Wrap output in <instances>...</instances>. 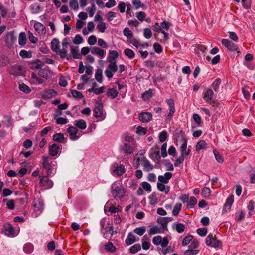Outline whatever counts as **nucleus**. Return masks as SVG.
I'll use <instances>...</instances> for the list:
<instances>
[{"label": "nucleus", "instance_id": "obj_1", "mask_svg": "<svg viewBox=\"0 0 255 255\" xmlns=\"http://www.w3.org/2000/svg\"><path fill=\"white\" fill-rule=\"evenodd\" d=\"M177 142L181 145L179 149L181 153L180 156L184 158L188 156L191 152V146L187 148L188 139L184 135L182 136L181 139L177 140Z\"/></svg>", "mask_w": 255, "mask_h": 255}, {"label": "nucleus", "instance_id": "obj_2", "mask_svg": "<svg viewBox=\"0 0 255 255\" xmlns=\"http://www.w3.org/2000/svg\"><path fill=\"white\" fill-rule=\"evenodd\" d=\"M111 193L115 198L120 199L124 196L125 191L121 185H118L117 182H114L111 186Z\"/></svg>", "mask_w": 255, "mask_h": 255}, {"label": "nucleus", "instance_id": "obj_3", "mask_svg": "<svg viewBox=\"0 0 255 255\" xmlns=\"http://www.w3.org/2000/svg\"><path fill=\"white\" fill-rule=\"evenodd\" d=\"M205 243L207 246L215 248H220L222 246V242L216 238L215 235L211 234L207 236Z\"/></svg>", "mask_w": 255, "mask_h": 255}, {"label": "nucleus", "instance_id": "obj_4", "mask_svg": "<svg viewBox=\"0 0 255 255\" xmlns=\"http://www.w3.org/2000/svg\"><path fill=\"white\" fill-rule=\"evenodd\" d=\"M40 185L45 189H49L53 186V182L47 176H39Z\"/></svg>", "mask_w": 255, "mask_h": 255}, {"label": "nucleus", "instance_id": "obj_5", "mask_svg": "<svg viewBox=\"0 0 255 255\" xmlns=\"http://www.w3.org/2000/svg\"><path fill=\"white\" fill-rule=\"evenodd\" d=\"M118 70V67L116 64V62H109L107 69L105 71V74L108 78L111 79L113 77V73H115Z\"/></svg>", "mask_w": 255, "mask_h": 255}, {"label": "nucleus", "instance_id": "obj_6", "mask_svg": "<svg viewBox=\"0 0 255 255\" xmlns=\"http://www.w3.org/2000/svg\"><path fill=\"white\" fill-rule=\"evenodd\" d=\"M167 104L169 106V112L166 117L165 121L166 122L170 121L175 112L174 101L172 99H168L166 100Z\"/></svg>", "mask_w": 255, "mask_h": 255}, {"label": "nucleus", "instance_id": "obj_7", "mask_svg": "<svg viewBox=\"0 0 255 255\" xmlns=\"http://www.w3.org/2000/svg\"><path fill=\"white\" fill-rule=\"evenodd\" d=\"M42 166L43 168L46 170V173L48 176H51L53 173V167L51 165V162H50L48 157L43 156L42 157Z\"/></svg>", "mask_w": 255, "mask_h": 255}, {"label": "nucleus", "instance_id": "obj_8", "mask_svg": "<svg viewBox=\"0 0 255 255\" xmlns=\"http://www.w3.org/2000/svg\"><path fill=\"white\" fill-rule=\"evenodd\" d=\"M150 157L154 161H158L160 159L159 149L157 146L153 147L150 151Z\"/></svg>", "mask_w": 255, "mask_h": 255}, {"label": "nucleus", "instance_id": "obj_9", "mask_svg": "<svg viewBox=\"0 0 255 255\" xmlns=\"http://www.w3.org/2000/svg\"><path fill=\"white\" fill-rule=\"evenodd\" d=\"M16 40V38L14 36L13 33L11 32L7 33L5 38V42L6 45L9 48L12 47L14 43Z\"/></svg>", "mask_w": 255, "mask_h": 255}, {"label": "nucleus", "instance_id": "obj_10", "mask_svg": "<svg viewBox=\"0 0 255 255\" xmlns=\"http://www.w3.org/2000/svg\"><path fill=\"white\" fill-rule=\"evenodd\" d=\"M67 132L72 140H76L79 137V136L77 135L78 129L75 126H70L67 129Z\"/></svg>", "mask_w": 255, "mask_h": 255}, {"label": "nucleus", "instance_id": "obj_11", "mask_svg": "<svg viewBox=\"0 0 255 255\" xmlns=\"http://www.w3.org/2000/svg\"><path fill=\"white\" fill-rule=\"evenodd\" d=\"M214 92L211 89H208L206 91L203 95L204 100L210 104H214L215 102L213 101Z\"/></svg>", "mask_w": 255, "mask_h": 255}, {"label": "nucleus", "instance_id": "obj_12", "mask_svg": "<svg viewBox=\"0 0 255 255\" xmlns=\"http://www.w3.org/2000/svg\"><path fill=\"white\" fill-rule=\"evenodd\" d=\"M2 230L4 234L8 237L13 236L14 234V229L9 223H6L3 225Z\"/></svg>", "mask_w": 255, "mask_h": 255}, {"label": "nucleus", "instance_id": "obj_13", "mask_svg": "<svg viewBox=\"0 0 255 255\" xmlns=\"http://www.w3.org/2000/svg\"><path fill=\"white\" fill-rule=\"evenodd\" d=\"M94 115L96 118H100L101 120H103L105 116L103 115V107L101 105L98 103L95 106L94 110Z\"/></svg>", "mask_w": 255, "mask_h": 255}, {"label": "nucleus", "instance_id": "obj_14", "mask_svg": "<svg viewBox=\"0 0 255 255\" xmlns=\"http://www.w3.org/2000/svg\"><path fill=\"white\" fill-rule=\"evenodd\" d=\"M222 44L230 51H236L238 50L237 45L227 39H223L222 40Z\"/></svg>", "mask_w": 255, "mask_h": 255}, {"label": "nucleus", "instance_id": "obj_15", "mask_svg": "<svg viewBox=\"0 0 255 255\" xmlns=\"http://www.w3.org/2000/svg\"><path fill=\"white\" fill-rule=\"evenodd\" d=\"M56 94V92L53 89H48L41 92L40 95L43 99H48L54 96Z\"/></svg>", "mask_w": 255, "mask_h": 255}, {"label": "nucleus", "instance_id": "obj_16", "mask_svg": "<svg viewBox=\"0 0 255 255\" xmlns=\"http://www.w3.org/2000/svg\"><path fill=\"white\" fill-rule=\"evenodd\" d=\"M71 52L72 56H69L67 57V59L68 60H72L73 59H80L82 58L81 54L79 53L78 47L74 48L71 47Z\"/></svg>", "mask_w": 255, "mask_h": 255}, {"label": "nucleus", "instance_id": "obj_17", "mask_svg": "<svg viewBox=\"0 0 255 255\" xmlns=\"http://www.w3.org/2000/svg\"><path fill=\"white\" fill-rule=\"evenodd\" d=\"M141 162L144 171L149 172L153 170V166L146 158L145 157H142L141 159Z\"/></svg>", "mask_w": 255, "mask_h": 255}, {"label": "nucleus", "instance_id": "obj_18", "mask_svg": "<svg viewBox=\"0 0 255 255\" xmlns=\"http://www.w3.org/2000/svg\"><path fill=\"white\" fill-rule=\"evenodd\" d=\"M38 74L44 78L48 79L52 76V72L48 67H46L40 69L38 71Z\"/></svg>", "mask_w": 255, "mask_h": 255}, {"label": "nucleus", "instance_id": "obj_19", "mask_svg": "<svg viewBox=\"0 0 255 255\" xmlns=\"http://www.w3.org/2000/svg\"><path fill=\"white\" fill-rule=\"evenodd\" d=\"M91 52L93 55H98L101 58H103L106 55V52L103 49L97 47H92Z\"/></svg>", "mask_w": 255, "mask_h": 255}, {"label": "nucleus", "instance_id": "obj_20", "mask_svg": "<svg viewBox=\"0 0 255 255\" xmlns=\"http://www.w3.org/2000/svg\"><path fill=\"white\" fill-rule=\"evenodd\" d=\"M152 118V115L150 112H142L139 115V119L142 122H148Z\"/></svg>", "mask_w": 255, "mask_h": 255}, {"label": "nucleus", "instance_id": "obj_21", "mask_svg": "<svg viewBox=\"0 0 255 255\" xmlns=\"http://www.w3.org/2000/svg\"><path fill=\"white\" fill-rule=\"evenodd\" d=\"M119 56L118 52L115 50H110L107 60L109 62H116V59Z\"/></svg>", "mask_w": 255, "mask_h": 255}, {"label": "nucleus", "instance_id": "obj_22", "mask_svg": "<svg viewBox=\"0 0 255 255\" xmlns=\"http://www.w3.org/2000/svg\"><path fill=\"white\" fill-rule=\"evenodd\" d=\"M234 202V197L233 195L229 197L226 201L223 209V212H227L229 211L231 208V206Z\"/></svg>", "mask_w": 255, "mask_h": 255}, {"label": "nucleus", "instance_id": "obj_23", "mask_svg": "<svg viewBox=\"0 0 255 255\" xmlns=\"http://www.w3.org/2000/svg\"><path fill=\"white\" fill-rule=\"evenodd\" d=\"M172 174L170 172H166L164 175H160L158 177V179L160 183L167 184L169 182V180L172 177Z\"/></svg>", "mask_w": 255, "mask_h": 255}, {"label": "nucleus", "instance_id": "obj_24", "mask_svg": "<svg viewBox=\"0 0 255 255\" xmlns=\"http://www.w3.org/2000/svg\"><path fill=\"white\" fill-rule=\"evenodd\" d=\"M74 125L81 130H84L86 128L87 124L85 120L80 119L75 120L74 122Z\"/></svg>", "mask_w": 255, "mask_h": 255}, {"label": "nucleus", "instance_id": "obj_25", "mask_svg": "<svg viewBox=\"0 0 255 255\" xmlns=\"http://www.w3.org/2000/svg\"><path fill=\"white\" fill-rule=\"evenodd\" d=\"M60 149L59 146L56 144H53L49 147V154L51 156L57 155Z\"/></svg>", "mask_w": 255, "mask_h": 255}, {"label": "nucleus", "instance_id": "obj_26", "mask_svg": "<svg viewBox=\"0 0 255 255\" xmlns=\"http://www.w3.org/2000/svg\"><path fill=\"white\" fill-rule=\"evenodd\" d=\"M122 150L124 153L127 155L132 154L133 153V147L128 143H124Z\"/></svg>", "mask_w": 255, "mask_h": 255}, {"label": "nucleus", "instance_id": "obj_27", "mask_svg": "<svg viewBox=\"0 0 255 255\" xmlns=\"http://www.w3.org/2000/svg\"><path fill=\"white\" fill-rule=\"evenodd\" d=\"M172 228L175 229L179 233H182L184 232L185 226L183 223H174L172 225Z\"/></svg>", "mask_w": 255, "mask_h": 255}, {"label": "nucleus", "instance_id": "obj_28", "mask_svg": "<svg viewBox=\"0 0 255 255\" xmlns=\"http://www.w3.org/2000/svg\"><path fill=\"white\" fill-rule=\"evenodd\" d=\"M118 94V92L115 88L108 89L106 93V95L108 97H110L112 99L115 98Z\"/></svg>", "mask_w": 255, "mask_h": 255}, {"label": "nucleus", "instance_id": "obj_29", "mask_svg": "<svg viewBox=\"0 0 255 255\" xmlns=\"http://www.w3.org/2000/svg\"><path fill=\"white\" fill-rule=\"evenodd\" d=\"M126 169L124 166L123 165L117 164L115 168L113 170L114 173H115L117 176H120L125 172Z\"/></svg>", "mask_w": 255, "mask_h": 255}, {"label": "nucleus", "instance_id": "obj_30", "mask_svg": "<svg viewBox=\"0 0 255 255\" xmlns=\"http://www.w3.org/2000/svg\"><path fill=\"white\" fill-rule=\"evenodd\" d=\"M171 219L168 217H160L157 219V222L161 224L163 228L167 229V224Z\"/></svg>", "mask_w": 255, "mask_h": 255}, {"label": "nucleus", "instance_id": "obj_31", "mask_svg": "<svg viewBox=\"0 0 255 255\" xmlns=\"http://www.w3.org/2000/svg\"><path fill=\"white\" fill-rule=\"evenodd\" d=\"M158 189L164 192L166 194H168L170 191V187L169 186H165L163 183H158L157 184Z\"/></svg>", "mask_w": 255, "mask_h": 255}, {"label": "nucleus", "instance_id": "obj_32", "mask_svg": "<svg viewBox=\"0 0 255 255\" xmlns=\"http://www.w3.org/2000/svg\"><path fill=\"white\" fill-rule=\"evenodd\" d=\"M34 27L35 30L40 34H44L45 32V26L40 22H36L35 23Z\"/></svg>", "mask_w": 255, "mask_h": 255}, {"label": "nucleus", "instance_id": "obj_33", "mask_svg": "<svg viewBox=\"0 0 255 255\" xmlns=\"http://www.w3.org/2000/svg\"><path fill=\"white\" fill-rule=\"evenodd\" d=\"M139 238L137 239H135V236L133 235L131 233H129L125 241V242L127 245H130L133 244L136 241H138Z\"/></svg>", "mask_w": 255, "mask_h": 255}, {"label": "nucleus", "instance_id": "obj_34", "mask_svg": "<svg viewBox=\"0 0 255 255\" xmlns=\"http://www.w3.org/2000/svg\"><path fill=\"white\" fill-rule=\"evenodd\" d=\"M51 49L56 53L59 52V42L58 40L55 38L53 39L51 43Z\"/></svg>", "mask_w": 255, "mask_h": 255}, {"label": "nucleus", "instance_id": "obj_35", "mask_svg": "<svg viewBox=\"0 0 255 255\" xmlns=\"http://www.w3.org/2000/svg\"><path fill=\"white\" fill-rule=\"evenodd\" d=\"M30 68L32 69H38L40 68L43 65L44 63L40 60H37L35 62H31L30 64Z\"/></svg>", "mask_w": 255, "mask_h": 255}, {"label": "nucleus", "instance_id": "obj_36", "mask_svg": "<svg viewBox=\"0 0 255 255\" xmlns=\"http://www.w3.org/2000/svg\"><path fill=\"white\" fill-rule=\"evenodd\" d=\"M21 66H14L10 70V73L14 75H19L21 74Z\"/></svg>", "mask_w": 255, "mask_h": 255}, {"label": "nucleus", "instance_id": "obj_37", "mask_svg": "<svg viewBox=\"0 0 255 255\" xmlns=\"http://www.w3.org/2000/svg\"><path fill=\"white\" fill-rule=\"evenodd\" d=\"M53 139L56 142L62 143L64 140V134L61 133L55 134L53 136Z\"/></svg>", "mask_w": 255, "mask_h": 255}, {"label": "nucleus", "instance_id": "obj_38", "mask_svg": "<svg viewBox=\"0 0 255 255\" xmlns=\"http://www.w3.org/2000/svg\"><path fill=\"white\" fill-rule=\"evenodd\" d=\"M26 36L24 32H21L19 34L18 38L19 44L21 46H24L26 44Z\"/></svg>", "mask_w": 255, "mask_h": 255}, {"label": "nucleus", "instance_id": "obj_39", "mask_svg": "<svg viewBox=\"0 0 255 255\" xmlns=\"http://www.w3.org/2000/svg\"><path fill=\"white\" fill-rule=\"evenodd\" d=\"M41 7L37 3H35L31 5L30 10L33 14H38L41 11Z\"/></svg>", "mask_w": 255, "mask_h": 255}, {"label": "nucleus", "instance_id": "obj_40", "mask_svg": "<svg viewBox=\"0 0 255 255\" xmlns=\"http://www.w3.org/2000/svg\"><path fill=\"white\" fill-rule=\"evenodd\" d=\"M105 87L102 86L100 88H91L88 90V92H93L95 94L98 95L104 92Z\"/></svg>", "mask_w": 255, "mask_h": 255}, {"label": "nucleus", "instance_id": "obj_41", "mask_svg": "<svg viewBox=\"0 0 255 255\" xmlns=\"http://www.w3.org/2000/svg\"><path fill=\"white\" fill-rule=\"evenodd\" d=\"M161 229L157 226H153L148 230V234L150 235H153L158 233H161Z\"/></svg>", "mask_w": 255, "mask_h": 255}, {"label": "nucleus", "instance_id": "obj_42", "mask_svg": "<svg viewBox=\"0 0 255 255\" xmlns=\"http://www.w3.org/2000/svg\"><path fill=\"white\" fill-rule=\"evenodd\" d=\"M121 210V208L119 205L115 206L114 205H110L109 207V211L111 214H115L118 213Z\"/></svg>", "mask_w": 255, "mask_h": 255}, {"label": "nucleus", "instance_id": "obj_43", "mask_svg": "<svg viewBox=\"0 0 255 255\" xmlns=\"http://www.w3.org/2000/svg\"><path fill=\"white\" fill-rule=\"evenodd\" d=\"M147 129L141 126H138L136 128V132L139 135H144L147 133Z\"/></svg>", "mask_w": 255, "mask_h": 255}, {"label": "nucleus", "instance_id": "obj_44", "mask_svg": "<svg viewBox=\"0 0 255 255\" xmlns=\"http://www.w3.org/2000/svg\"><path fill=\"white\" fill-rule=\"evenodd\" d=\"M197 203L195 197L192 196L190 197L188 203L187 204V208L188 209L193 208Z\"/></svg>", "mask_w": 255, "mask_h": 255}, {"label": "nucleus", "instance_id": "obj_45", "mask_svg": "<svg viewBox=\"0 0 255 255\" xmlns=\"http://www.w3.org/2000/svg\"><path fill=\"white\" fill-rule=\"evenodd\" d=\"M148 238L146 235L143 236L142 238V247L144 250H148L150 247V243L149 242H146L144 240H148Z\"/></svg>", "mask_w": 255, "mask_h": 255}, {"label": "nucleus", "instance_id": "obj_46", "mask_svg": "<svg viewBox=\"0 0 255 255\" xmlns=\"http://www.w3.org/2000/svg\"><path fill=\"white\" fill-rule=\"evenodd\" d=\"M124 54L126 56L130 59L133 58L135 56V53L133 50L129 48H126L124 50Z\"/></svg>", "mask_w": 255, "mask_h": 255}, {"label": "nucleus", "instance_id": "obj_47", "mask_svg": "<svg viewBox=\"0 0 255 255\" xmlns=\"http://www.w3.org/2000/svg\"><path fill=\"white\" fill-rule=\"evenodd\" d=\"M146 231V228L145 226H141L137 227L134 230V232L139 236L143 235Z\"/></svg>", "mask_w": 255, "mask_h": 255}, {"label": "nucleus", "instance_id": "obj_48", "mask_svg": "<svg viewBox=\"0 0 255 255\" xmlns=\"http://www.w3.org/2000/svg\"><path fill=\"white\" fill-rule=\"evenodd\" d=\"M105 232L104 233V236L105 238H108V234H110V237L113 235V228L112 226L108 227L106 228Z\"/></svg>", "mask_w": 255, "mask_h": 255}, {"label": "nucleus", "instance_id": "obj_49", "mask_svg": "<svg viewBox=\"0 0 255 255\" xmlns=\"http://www.w3.org/2000/svg\"><path fill=\"white\" fill-rule=\"evenodd\" d=\"M95 79L99 83H102L103 77L102 70L98 69L95 73Z\"/></svg>", "mask_w": 255, "mask_h": 255}, {"label": "nucleus", "instance_id": "obj_50", "mask_svg": "<svg viewBox=\"0 0 255 255\" xmlns=\"http://www.w3.org/2000/svg\"><path fill=\"white\" fill-rule=\"evenodd\" d=\"M206 147V143L204 140L198 142L196 145V151H199Z\"/></svg>", "mask_w": 255, "mask_h": 255}, {"label": "nucleus", "instance_id": "obj_51", "mask_svg": "<svg viewBox=\"0 0 255 255\" xmlns=\"http://www.w3.org/2000/svg\"><path fill=\"white\" fill-rule=\"evenodd\" d=\"M221 83V80L220 78H217L212 83V87L214 89L215 92H217L218 91L219 87Z\"/></svg>", "mask_w": 255, "mask_h": 255}, {"label": "nucleus", "instance_id": "obj_52", "mask_svg": "<svg viewBox=\"0 0 255 255\" xmlns=\"http://www.w3.org/2000/svg\"><path fill=\"white\" fill-rule=\"evenodd\" d=\"M19 89L21 91H23L26 93H29L31 92V89L29 87V86H28L27 85H26V84H25L24 83L19 84Z\"/></svg>", "mask_w": 255, "mask_h": 255}, {"label": "nucleus", "instance_id": "obj_53", "mask_svg": "<svg viewBox=\"0 0 255 255\" xmlns=\"http://www.w3.org/2000/svg\"><path fill=\"white\" fill-rule=\"evenodd\" d=\"M141 250V246L139 244H136L131 246L130 248V252L132 254H135Z\"/></svg>", "mask_w": 255, "mask_h": 255}, {"label": "nucleus", "instance_id": "obj_54", "mask_svg": "<svg viewBox=\"0 0 255 255\" xmlns=\"http://www.w3.org/2000/svg\"><path fill=\"white\" fill-rule=\"evenodd\" d=\"M97 28L98 29L100 32L101 33H104L107 28L106 23L103 21H101L97 25Z\"/></svg>", "mask_w": 255, "mask_h": 255}, {"label": "nucleus", "instance_id": "obj_55", "mask_svg": "<svg viewBox=\"0 0 255 255\" xmlns=\"http://www.w3.org/2000/svg\"><path fill=\"white\" fill-rule=\"evenodd\" d=\"M105 249L107 251L113 253L116 251V248L111 242H108L105 245Z\"/></svg>", "mask_w": 255, "mask_h": 255}, {"label": "nucleus", "instance_id": "obj_56", "mask_svg": "<svg viewBox=\"0 0 255 255\" xmlns=\"http://www.w3.org/2000/svg\"><path fill=\"white\" fill-rule=\"evenodd\" d=\"M19 55L23 58H31L32 56L30 52L27 51L25 50H21Z\"/></svg>", "mask_w": 255, "mask_h": 255}, {"label": "nucleus", "instance_id": "obj_57", "mask_svg": "<svg viewBox=\"0 0 255 255\" xmlns=\"http://www.w3.org/2000/svg\"><path fill=\"white\" fill-rule=\"evenodd\" d=\"M247 208L249 210V215L252 216V212L255 209V202L252 200L250 201L249 204L247 206Z\"/></svg>", "mask_w": 255, "mask_h": 255}, {"label": "nucleus", "instance_id": "obj_58", "mask_svg": "<svg viewBox=\"0 0 255 255\" xmlns=\"http://www.w3.org/2000/svg\"><path fill=\"white\" fill-rule=\"evenodd\" d=\"M182 205L181 203H177L174 207L172 211L173 214L176 216L178 214L179 212L181 210Z\"/></svg>", "mask_w": 255, "mask_h": 255}, {"label": "nucleus", "instance_id": "obj_59", "mask_svg": "<svg viewBox=\"0 0 255 255\" xmlns=\"http://www.w3.org/2000/svg\"><path fill=\"white\" fill-rule=\"evenodd\" d=\"M132 4L136 9H138L140 7H142L144 9H145V6L143 4L142 5L140 0H133Z\"/></svg>", "mask_w": 255, "mask_h": 255}, {"label": "nucleus", "instance_id": "obj_60", "mask_svg": "<svg viewBox=\"0 0 255 255\" xmlns=\"http://www.w3.org/2000/svg\"><path fill=\"white\" fill-rule=\"evenodd\" d=\"M70 7L74 10L78 9L79 4L77 0H71L69 2Z\"/></svg>", "mask_w": 255, "mask_h": 255}, {"label": "nucleus", "instance_id": "obj_61", "mask_svg": "<svg viewBox=\"0 0 255 255\" xmlns=\"http://www.w3.org/2000/svg\"><path fill=\"white\" fill-rule=\"evenodd\" d=\"M197 233L199 236L204 237L207 233V229L205 227L199 228L197 230Z\"/></svg>", "mask_w": 255, "mask_h": 255}, {"label": "nucleus", "instance_id": "obj_62", "mask_svg": "<svg viewBox=\"0 0 255 255\" xmlns=\"http://www.w3.org/2000/svg\"><path fill=\"white\" fill-rule=\"evenodd\" d=\"M124 35L128 38H131L133 36V33L128 28H125L123 30Z\"/></svg>", "mask_w": 255, "mask_h": 255}, {"label": "nucleus", "instance_id": "obj_63", "mask_svg": "<svg viewBox=\"0 0 255 255\" xmlns=\"http://www.w3.org/2000/svg\"><path fill=\"white\" fill-rule=\"evenodd\" d=\"M199 252V250L197 249H188L184 252L185 255H196Z\"/></svg>", "mask_w": 255, "mask_h": 255}, {"label": "nucleus", "instance_id": "obj_64", "mask_svg": "<svg viewBox=\"0 0 255 255\" xmlns=\"http://www.w3.org/2000/svg\"><path fill=\"white\" fill-rule=\"evenodd\" d=\"M211 194V190L209 187H204L202 191V195L204 197H208Z\"/></svg>", "mask_w": 255, "mask_h": 255}]
</instances>
